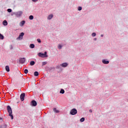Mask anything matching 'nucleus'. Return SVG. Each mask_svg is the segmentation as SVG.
I'll list each match as a JSON object with an SVG mask.
<instances>
[{
  "instance_id": "15",
  "label": "nucleus",
  "mask_w": 128,
  "mask_h": 128,
  "mask_svg": "<svg viewBox=\"0 0 128 128\" xmlns=\"http://www.w3.org/2000/svg\"><path fill=\"white\" fill-rule=\"evenodd\" d=\"M0 128H6V124H2L0 126Z\"/></svg>"
},
{
  "instance_id": "16",
  "label": "nucleus",
  "mask_w": 128,
  "mask_h": 128,
  "mask_svg": "<svg viewBox=\"0 0 128 128\" xmlns=\"http://www.w3.org/2000/svg\"><path fill=\"white\" fill-rule=\"evenodd\" d=\"M6 72H10V66H6Z\"/></svg>"
},
{
  "instance_id": "14",
  "label": "nucleus",
  "mask_w": 128,
  "mask_h": 128,
  "mask_svg": "<svg viewBox=\"0 0 128 128\" xmlns=\"http://www.w3.org/2000/svg\"><path fill=\"white\" fill-rule=\"evenodd\" d=\"M2 24L4 26H8V22L6 20H4L2 22Z\"/></svg>"
},
{
  "instance_id": "17",
  "label": "nucleus",
  "mask_w": 128,
  "mask_h": 128,
  "mask_svg": "<svg viewBox=\"0 0 128 128\" xmlns=\"http://www.w3.org/2000/svg\"><path fill=\"white\" fill-rule=\"evenodd\" d=\"M34 64H36L34 61H31L30 62V66H34Z\"/></svg>"
},
{
  "instance_id": "19",
  "label": "nucleus",
  "mask_w": 128,
  "mask_h": 128,
  "mask_svg": "<svg viewBox=\"0 0 128 128\" xmlns=\"http://www.w3.org/2000/svg\"><path fill=\"white\" fill-rule=\"evenodd\" d=\"M30 48H34V44H30Z\"/></svg>"
},
{
  "instance_id": "28",
  "label": "nucleus",
  "mask_w": 128,
  "mask_h": 128,
  "mask_svg": "<svg viewBox=\"0 0 128 128\" xmlns=\"http://www.w3.org/2000/svg\"><path fill=\"white\" fill-rule=\"evenodd\" d=\"M82 10V8L81 6H78V10Z\"/></svg>"
},
{
  "instance_id": "5",
  "label": "nucleus",
  "mask_w": 128,
  "mask_h": 128,
  "mask_svg": "<svg viewBox=\"0 0 128 128\" xmlns=\"http://www.w3.org/2000/svg\"><path fill=\"white\" fill-rule=\"evenodd\" d=\"M24 96H26V93H22L20 96V98L22 102H24Z\"/></svg>"
},
{
  "instance_id": "8",
  "label": "nucleus",
  "mask_w": 128,
  "mask_h": 128,
  "mask_svg": "<svg viewBox=\"0 0 128 128\" xmlns=\"http://www.w3.org/2000/svg\"><path fill=\"white\" fill-rule=\"evenodd\" d=\"M68 66V64L66 62H64L60 64V66H62V68H66Z\"/></svg>"
},
{
  "instance_id": "20",
  "label": "nucleus",
  "mask_w": 128,
  "mask_h": 128,
  "mask_svg": "<svg viewBox=\"0 0 128 128\" xmlns=\"http://www.w3.org/2000/svg\"><path fill=\"white\" fill-rule=\"evenodd\" d=\"M80 122H84V118H82L80 119Z\"/></svg>"
},
{
  "instance_id": "35",
  "label": "nucleus",
  "mask_w": 128,
  "mask_h": 128,
  "mask_svg": "<svg viewBox=\"0 0 128 128\" xmlns=\"http://www.w3.org/2000/svg\"><path fill=\"white\" fill-rule=\"evenodd\" d=\"M12 46V48H11V50H12V46Z\"/></svg>"
},
{
  "instance_id": "2",
  "label": "nucleus",
  "mask_w": 128,
  "mask_h": 128,
  "mask_svg": "<svg viewBox=\"0 0 128 128\" xmlns=\"http://www.w3.org/2000/svg\"><path fill=\"white\" fill-rule=\"evenodd\" d=\"M22 14H24V12H22V11H18L17 12H13V14H14L16 18H20V16H22Z\"/></svg>"
},
{
  "instance_id": "13",
  "label": "nucleus",
  "mask_w": 128,
  "mask_h": 128,
  "mask_svg": "<svg viewBox=\"0 0 128 128\" xmlns=\"http://www.w3.org/2000/svg\"><path fill=\"white\" fill-rule=\"evenodd\" d=\"M53 110H54V112H56V114H58V112H60V111H58V110H56V108H54L53 109Z\"/></svg>"
},
{
  "instance_id": "12",
  "label": "nucleus",
  "mask_w": 128,
  "mask_h": 128,
  "mask_svg": "<svg viewBox=\"0 0 128 128\" xmlns=\"http://www.w3.org/2000/svg\"><path fill=\"white\" fill-rule=\"evenodd\" d=\"M54 18V15L52 14H50L48 17V20H52V18Z\"/></svg>"
},
{
  "instance_id": "27",
  "label": "nucleus",
  "mask_w": 128,
  "mask_h": 128,
  "mask_svg": "<svg viewBox=\"0 0 128 128\" xmlns=\"http://www.w3.org/2000/svg\"><path fill=\"white\" fill-rule=\"evenodd\" d=\"M37 42H39L40 44L42 42V41L40 40V38L37 39Z\"/></svg>"
},
{
  "instance_id": "32",
  "label": "nucleus",
  "mask_w": 128,
  "mask_h": 128,
  "mask_svg": "<svg viewBox=\"0 0 128 128\" xmlns=\"http://www.w3.org/2000/svg\"><path fill=\"white\" fill-rule=\"evenodd\" d=\"M90 112H92V110H89Z\"/></svg>"
},
{
  "instance_id": "26",
  "label": "nucleus",
  "mask_w": 128,
  "mask_h": 128,
  "mask_svg": "<svg viewBox=\"0 0 128 128\" xmlns=\"http://www.w3.org/2000/svg\"><path fill=\"white\" fill-rule=\"evenodd\" d=\"M62 45L59 44L58 46V48H59V50H62Z\"/></svg>"
},
{
  "instance_id": "18",
  "label": "nucleus",
  "mask_w": 128,
  "mask_h": 128,
  "mask_svg": "<svg viewBox=\"0 0 128 128\" xmlns=\"http://www.w3.org/2000/svg\"><path fill=\"white\" fill-rule=\"evenodd\" d=\"M34 76H38V72H34Z\"/></svg>"
},
{
  "instance_id": "21",
  "label": "nucleus",
  "mask_w": 128,
  "mask_h": 128,
  "mask_svg": "<svg viewBox=\"0 0 128 128\" xmlns=\"http://www.w3.org/2000/svg\"><path fill=\"white\" fill-rule=\"evenodd\" d=\"M4 36H3L2 34H0V40H4Z\"/></svg>"
},
{
  "instance_id": "4",
  "label": "nucleus",
  "mask_w": 128,
  "mask_h": 128,
  "mask_svg": "<svg viewBox=\"0 0 128 128\" xmlns=\"http://www.w3.org/2000/svg\"><path fill=\"white\" fill-rule=\"evenodd\" d=\"M78 114V110H76V108L72 109L70 112V114L72 116H74V114Z\"/></svg>"
},
{
  "instance_id": "6",
  "label": "nucleus",
  "mask_w": 128,
  "mask_h": 128,
  "mask_svg": "<svg viewBox=\"0 0 128 128\" xmlns=\"http://www.w3.org/2000/svg\"><path fill=\"white\" fill-rule=\"evenodd\" d=\"M20 64H24L26 62V58H20L19 60Z\"/></svg>"
},
{
  "instance_id": "9",
  "label": "nucleus",
  "mask_w": 128,
  "mask_h": 128,
  "mask_svg": "<svg viewBox=\"0 0 128 128\" xmlns=\"http://www.w3.org/2000/svg\"><path fill=\"white\" fill-rule=\"evenodd\" d=\"M32 106H36V104H38L36 100H33L32 101Z\"/></svg>"
},
{
  "instance_id": "1",
  "label": "nucleus",
  "mask_w": 128,
  "mask_h": 128,
  "mask_svg": "<svg viewBox=\"0 0 128 128\" xmlns=\"http://www.w3.org/2000/svg\"><path fill=\"white\" fill-rule=\"evenodd\" d=\"M7 110L11 118V120H14V116H12V108L10 107V106H7Z\"/></svg>"
},
{
  "instance_id": "11",
  "label": "nucleus",
  "mask_w": 128,
  "mask_h": 128,
  "mask_svg": "<svg viewBox=\"0 0 128 128\" xmlns=\"http://www.w3.org/2000/svg\"><path fill=\"white\" fill-rule=\"evenodd\" d=\"M26 24V21L24 20H22V22H20V26H24V25Z\"/></svg>"
},
{
  "instance_id": "23",
  "label": "nucleus",
  "mask_w": 128,
  "mask_h": 128,
  "mask_svg": "<svg viewBox=\"0 0 128 128\" xmlns=\"http://www.w3.org/2000/svg\"><path fill=\"white\" fill-rule=\"evenodd\" d=\"M29 19L30 20H34V16H32V15H31V16H29Z\"/></svg>"
},
{
  "instance_id": "3",
  "label": "nucleus",
  "mask_w": 128,
  "mask_h": 128,
  "mask_svg": "<svg viewBox=\"0 0 128 128\" xmlns=\"http://www.w3.org/2000/svg\"><path fill=\"white\" fill-rule=\"evenodd\" d=\"M46 52H44V54L41 53V52H39L38 54V56L40 57V58H48V56H46Z\"/></svg>"
},
{
  "instance_id": "33",
  "label": "nucleus",
  "mask_w": 128,
  "mask_h": 128,
  "mask_svg": "<svg viewBox=\"0 0 128 128\" xmlns=\"http://www.w3.org/2000/svg\"><path fill=\"white\" fill-rule=\"evenodd\" d=\"M101 36L102 38L104 36V34H101Z\"/></svg>"
},
{
  "instance_id": "10",
  "label": "nucleus",
  "mask_w": 128,
  "mask_h": 128,
  "mask_svg": "<svg viewBox=\"0 0 128 128\" xmlns=\"http://www.w3.org/2000/svg\"><path fill=\"white\" fill-rule=\"evenodd\" d=\"M102 62L104 64H110V62L108 60H102Z\"/></svg>"
},
{
  "instance_id": "34",
  "label": "nucleus",
  "mask_w": 128,
  "mask_h": 128,
  "mask_svg": "<svg viewBox=\"0 0 128 128\" xmlns=\"http://www.w3.org/2000/svg\"><path fill=\"white\" fill-rule=\"evenodd\" d=\"M94 40H96V38H94Z\"/></svg>"
},
{
  "instance_id": "7",
  "label": "nucleus",
  "mask_w": 128,
  "mask_h": 128,
  "mask_svg": "<svg viewBox=\"0 0 128 128\" xmlns=\"http://www.w3.org/2000/svg\"><path fill=\"white\" fill-rule=\"evenodd\" d=\"M24 32H21L18 37V40H22V38H24Z\"/></svg>"
},
{
  "instance_id": "22",
  "label": "nucleus",
  "mask_w": 128,
  "mask_h": 128,
  "mask_svg": "<svg viewBox=\"0 0 128 128\" xmlns=\"http://www.w3.org/2000/svg\"><path fill=\"white\" fill-rule=\"evenodd\" d=\"M60 94H64V89H62L60 91Z\"/></svg>"
},
{
  "instance_id": "30",
  "label": "nucleus",
  "mask_w": 128,
  "mask_h": 128,
  "mask_svg": "<svg viewBox=\"0 0 128 128\" xmlns=\"http://www.w3.org/2000/svg\"><path fill=\"white\" fill-rule=\"evenodd\" d=\"M46 62H42V66H46Z\"/></svg>"
},
{
  "instance_id": "31",
  "label": "nucleus",
  "mask_w": 128,
  "mask_h": 128,
  "mask_svg": "<svg viewBox=\"0 0 128 128\" xmlns=\"http://www.w3.org/2000/svg\"><path fill=\"white\" fill-rule=\"evenodd\" d=\"M38 0H32V2H38Z\"/></svg>"
},
{
  "instance_id": "24",
  "label": "nucleus",
  "mask_w": 128,
  "mask_h": 128,
  "mask_svg": "<svg viewBox=\"0 0 128 128\" xmlns=\"http://www.w3.org/2000/svg\"><path fill=\"white\" fill-rule=\"evenodd\" d=\"M24 74H28V69H25V70H24Z\"/></svg>"
},
{
  "instance_id": "25",
  "label": "nucleus",
  "mask_w": 128,
  "mask_h": 128,
  "mask_svg": "<svg viewBox=\"0 0 128 128\" xmlns=\"http://www.w3.org/2000/svg\"><path fill=\"white\" fill-rule=\"evenodd\" d=\"M92 36H96V32H93L92 34Z\"/></svg>"
},
{
  "instance_id": "29",
  "label": "nucleus",
  "mask_w": 128,
  "mask_h": 128,
  "mask_svg": "<svg viewBox=\"0 0 128 128\" xmlns=\"http://www.w3.org/2000/svg\"><path fill=\"white\" fill-rule=\"evenodd\" d=\"M8 12H12V9L10 8L8 9Z\"/></svg>"
}]
</instances>
